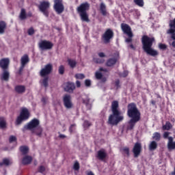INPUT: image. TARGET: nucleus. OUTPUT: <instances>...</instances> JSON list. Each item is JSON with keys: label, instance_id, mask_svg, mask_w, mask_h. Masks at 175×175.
<instances>
[{"label": "nucleus", "instance_id": "680f3d73", "mask_svg": "<svg viewBox=\"0 0 175 175\" xmlns=\"http://www.w3.org/2000/svg\"><path fill=\"white\" fill-rule=\"evenodd\" d=\"M151 103L153 106H155L156 103H157V101L154 100H151Z\"/></svg>", "mask_w": 175, "mask_h": 175}, {"label": "nucleus", "instance_id": "774afa93", "mask_svg": "<svg viewBox=\"0 0 175 175\" xmlns=\"http://www.w3.org/2000/svg\"><path fill=\"white\" fill-rule=\"evenodd\" d=\"M172 46H174L175 48V41L172 42Z\"/></svg>", "mask_w": 175, "mask_h": 175}, {"label": "nucleus", "instance_id": "ea45409f", "mask_svg": "<svg viewBox=\"0 0 175 175\" xmlns=\"http://www.w3.org/2000/svg\"><path fill=\"white\" fill-rule=\"evenodd\" d=\"M0 128H1V129L6 128V122L2 119L0 120Z\"/></svg>", "mask_w": 175, "mask_h": 175}, {"label": "nucleus", "instance_id": "13d9d810", "mask_svg": "<svg viewBox=\"0 0 175 175\" xmlns=\"http://www.w3.org/2000/svg\"><path fill=\"white\" fill-rule=\"evenodd\" d=\"M126 42L127 43H131V42H132V37H129L128 38H126Z\"/></svg>", "mask_w": 175, "mask_h": 175}, {"label": "nucleus", "instance_id": "20e7f679", "mask_svg": "<svg viewBox=\"0 0 175 175\" xmlns=\"http://www.w3.org/2000/svg\"><path fill=\"white\" fill-rule=\"evenodd\" d=\"M40 122L39 120L34 118L31 120L27 125L24 126L22 129L23 132L25 131H31V133H35L38 137H42V134L43 133V129L42 126H39Z\"/></svg>", "mask_w": 175, "mask_h": 175}, {"label": "nucleus", "instance_id": "bf43d9fd", "mask_svg": "<svg viewBox=\"0 0 175 175\" xmlns=\"http://www.w3.org/2000/svg\"><path fill=\"white\" fill-rule=\"evenodd\" d=\"M99 70L100 72H107V69L103 68L102 67L99 68Z\"/></svg>", "mask_w": 175, "mask_h": 175}, {"label": "nucleus", "instance_id": "a19ab883", "mask_svg": "<svg viewBox=\"0 0 175 175\" xmlns=\"http://www.w3.org/2000/svg\"><path fill=\"white\" fill-rule=\"evenodd\" d=\"M44 172H46V167H44V166L41 165L38 167V173H44Z\"/></svg>", "mask_w": 175, "mask_h": 175}, {"label": "nucleus", "instance_id": "f03ea898", "mask_svg": "<svg viewBox=\"0 0 175 175\" xmlns=\"http://www.w3.org/2000/svg\"><path fill=\"white\" fill-rule=\"evenodd\" d=\"M120 105L118 100H113L111 103V114L108 118L107 123L109 125H118L121 121H124V116L121 115V111L118 109Z\"/></svg>", "mask_w": 175, "mask_h": 175}, {"label": "nucleus", "instance_id": "de8ad7c7", "mask_svg": "<svg viewBox=\"0 0 175 175\" xmlns=\"http://www.w3.org/2000/svg\"><path fill=\"white\" fill-rule=\"evenodd\" d=\"M115 87L116 88V90L121 88V85H120V79H116L115 81Z\"/></svg>", "mask_w": 175, "mask_h": 175}, {"label": "nucleus", "instance_id": "4d7b16f0", "mask_svg": "<svg viewBox=\"0 0 175 175\" xmlns=\"http://www.w3.org/2000/svg\"><path fill=\"white\" fill-rule=\"evenodd\" d=\"M76 85H77V88H80L81 87V82H80V81H77Z\"/></svg>", "mask_w": 175, "mask_h": 175}, {"label": "nucleus", "instance_id": "7c9ffc66", "mask_svg": "<svg viewBox=\"0 0 175 175\" xmlns=\"http://www.w3.org/2000/svg\"><path fill=\"white\" fill-rule=\"evenodd\" d=\"M90 98H86L85 99L83 98L82 99V102L83 103V105H85L86 107H88V109H89V110H90L91 109V103H90Z\"/></svg>", "mask_w": 175, "mask_h": 175}, {"label": "nucleus", "instance_id": "f3484780", "mask_svg": "<svg viewBox=\"0 0 175 175\" xmlns=\"http://www.w3.org/2000/svg\"><path fill=\"white\" fill-rule=\"evenodd\" d=\"M107 157V153L105 149H101L97 152L96 158L100 161H105Z\"/></svg>", "mask_w": 175, "mask_h": 175}, {"label": "nucleus", "instance_id": "5701e85b", "mask_svg": "<svg viewBox=\"0 0 175 175\" xmlns=\"http://www.w3.org/2000/svg\"><path fill=\"white\" fill-rule=\"evenodd\" d=\"M100 12L102 16H106L109 13L107 12V10L106 8V5L104 3H101L100 4Z\"/></svg>", "mask_w": 175, "mask_h": 175}, {"label": "nucleus", "instance_id": "0eeeda50", "mask_svg": "<svg viewBox=\"0 0 175 175\" xmlns=\"http://www.w3.org/2000/svg\"><path fill=\"white\" fill-rule=\"evenodd\" d=\"M29 111L27 108H23L21 109L20 116H18L16 120V125H21L23 121H27L29 118Z\"/></svg>", "mask_w": 175, "mask_h": 175}, {"label": "nucleus", "instance_id": "79ce46f5", "mask_svg": "<svg viewBox=\"0 0 175 175\" xmlns=\"http://www.w3.org/2000/svg\"><path fill=\"white\" fill-rule=\"evenodd\" d=\"M73 169L77 171L80 170V164L77 161L74 163Z\"/></svg>", "mask_w": 175, "mask_h": 175}, {"label": "nucleus", "instance_id": "a878e982", "mask_svg": "<svg viewBox=\"0 0 175 175\" xmlns=\"http://www.w3.org/2000/svg\"><path fill=\"white\" fill-rule=\"evenodd\" d=\"M67 62L72 69L76 68V65H77V62L75 59H68Z\"/></svg>", "mask_w": 175, "mask_h": 175}, {"label": "nucleus", "instance_id": "9b49d317", "mask_svg": "<svg viewBox=\"0 0 175 175\" xmlns=\"http://www.w3.org/2000/svg\"><path fill=\"white\" fill-rule=\"evenodd\" d=\"M63 105L66 109L68 110H70V109H73V102H72V96L70 94H64L63 96Z\"/></svg>", "mask_w": 175, "mask_h": 175}, {"label": "nucleus", "instance_id": "7ed1b4c3", "mask_svg": "<svg viewBox=\"0 0 175 175\" xmlns=\"http://www.w3.org/2000/svg\"><path fill=\"white\" fill-rule=\"evenodd\" d=\"M142 43L144 51L148 55L157 57V55H159L158 51L152 49V45L155 43V38L144 35L142 38Z\"/></svg>", "mask_w": 175, "mask_h": 175}, {"label": "nucleus", "instance_id": "c756f323", "mask_svg": "<svg viewBox=\"0 0 175 175\" xmlns=\"http://www.w3.org/2000/svg\"><path fill=\"white\" fill-rule=\"evenodd\" d=\"M19 18L21 20H25L27 18V12H25V9L22 8L20 15H19Z\"/></svg>", "mask_w": 175, "mask_h": 175}, {"label": "nucleus", "instance_id": "864d4df0", "mask_svg": "<svg viewBox=\"0 0 175 175\" xmlns=\"http://www.w3.org/2000/svg\"><path fill=\"white\" fill-rule=\"evenodd\" d=\"M170 135V133H169V132H167V131H165V132H164V133H163V137H164V139H169V135Z\"/></svg>", "mask_w": 175, "mask_h": 175}, {"label": "nucleus", "instance_id": "e433bc0d", "mask_svg": "<svg viewBox=\"0 0 175 175\" xmlns=\"http://www.w3.org/2000/svg\"><path fill=\"white\" fill-rule=\"evenodd\" d=\"M122 151L124 152V154L126 155V157H129V148L125 147L122 148Z\"/></svg>", "mask_w": 175, "mask_h": 175}, {"label": "nucleus", "instance_id": "2eb2a0df", "mask_svg": "<svg viewBox=\"0 0 175 175\" xmlns=\"http://www.w3.org/2000/svg\"><path fill=\"white\" fill-rule=\"evenodd\" d=\"M121 28L124 33H126L129 38H133V33H132V29L131 28L130 25L126 23H122Z\"/></svg>", "mask_w": 175, "mask_h": 175}, {"label": "nucleus", "instance_id": "ddd939ff", "mask_svg": "<svg viewBox=\"0 0 175 175\" xmlns=\"http://www.w3.org/2000/svg\"><path fill=\"white\" fill-rule=\"evenodd\" d=\"M53 72V64H48L44 66L40 71V76L41 77H47Z\"/></svg>", "mask_w": 175, "mask_h": 175}, {"label": "nucleus", "instance_id": "69168bd1", "mask_svg": "<svg viewBox=\"0 0 175 175\" xmlns=\"http://www.w3.org/2000/svg\"><path fill=\"white\" fill-rule=\"evenodd\" d=\"M88 175H95V174H94L92 172H89L88 173Z\"/></svg>", "mask_w": 175, "mask_h": 175}, {"label": "nucleus", "instance_id": "e2e57ef3", "mask_svg": "<svg viewBox=\"0 0 175 175\" xmlns=\"http://www.w3.org/2000/svg\"><path fill=\"white\" fill-rule=\"evenodd\" d=\"M101 79H102V81H103V83H106V81H107V79H106V77H103V78H101Z\"/></svg>", "mask_w": 175, "mask_h": 175}, {"label": "nucleus", "instance_id": "b1692460", "mask_svg": "<svg viewBox=\"0 0 175 175\" xmlns=\"http://www.w3.org/2000/svg\"><path fill=\"white\" fill-rule=\"evenodd\" d=\"M32 162V157L26 155L22 159L23 165H29Z\"/></svg>", "mask_w": 175, "mask_h": 175}, {"label": "nucleus", "instance_id": "052dcab7", "mask_svg": "<svg viewBox=\"0 0 175 175\" xmlns=\"http://www.w3.org/2000/svg\"><path fill=\"white\" fill-rule=\"evenodd\" d=\"M59 137H60V139H65V137H66V135H62V134H60V135H59Z\"/></svg>", "mask_w": 175, "mask_h": 175}, {"label": "nucleus", "instance_id": "338daca9", "mask_svg": "<svg viewBox=\"0 0 175 175\" xmlns=\"http://www.w3.org/2000/svg\"><path fill=\"white\" fill-rule=\"evenodd\" d=\"M27 16H28L29 17H32V13L29 12V13L27 14Z\"/></svg>", "mask_w": 175, "mask_h": 175}, {"label": "nucleus", "instance_id": "72a5a7b5", "mask_svg": "<svg viewBox=\"0 0 175 175\" xmlns=\"http://www.w3.org/2000/svg\"><path fill=\"white\" fill-rule=\"evenodd\" d=\"M44 77V79L42 81V84L45 88H47V87H49V77Z\"/></svg>", "mask_w": 175, "mask_h": 175}, {"label": "nucleus", "instance_id": "1a4fd4ad", "mask_svg": "<svg viewBox=\"0 0 175 175\" xmlns=\"http://www.w3.org/2000/svg\"><path fill=\"white\" fill-rule=\"evenodd\" d=\"M38 9L45 17H49L50 14V12L49 11V9H50V2L46 1H42L38 5Z\"/></svg>", "mask_w": 175, "mask_h": 175}, {"label": "nucleus", "instance_id": "f704fd0d", "mask_svg": "<svg viewBox=\"0 0 175 175\" xmlns=\"http://www.w3.org/2000/svg\"><path fill=\"white\" fill-rule=\"evenodd\" d=\"M3 165L9 166L10 165V161L8 159H3V162H0V166H3Z\"/></svg>", "mask_w": 175, "mask_h": 175}, {"label": "nucleus", "instance_id": "393cba45", "mask_svg": "<svg viewBox=\"0 0 175 175\" xmlns=\"http://www.w3.org/2000/svg\"><path fill=\"white\" fill-rule=\"evenodd\" d=\"M6 23L3 21H0V33H5V29H6Z\"/></svg>", "mask_w": 175, "mask_h": 175}, {"label": "nucleus", "instance_id": "603ef678", "mask_svg": "<svg viewBox=\"0 0 175 175\" xmlns=\"http://www.w3.org/2000/svg\"><path fill=\"white\" fill-rule=\"evenodd\" d=\"M25 68V66H23L21 64V66L18 70V75H22L23 71L24 70V68Z\"/></svg>", "mask_w": 175, "mask_h": 175}, {"label": "nucleus", "instance_id": "4468645a", "mask_svg": "<svg viewBox=\"0 0 175 175\" xmlns=\"http://www.w3.org/2000/svg\"><path fill=\"white\" fill-rule=\"evenodd\" d=\"M169 27L170 29L167 31V33L171 35L172 39L175 40V18L170 21Z\"/></svg>", "mask_w": 175, "mask_h": 175}, {"label": "nucleus", "instance_id": "aec40b11", "mask_svg": "<svg viewBox=\"0 0 175 175\" xmlns=\"http://www.w3.org/2000/svg\"><path fill=\"white\" fill-rule=\"evenodd\" d=\"M26 88H25V85H17L14 87V91L16 94H24V92H25Z\"/></svg>", "mask_w": 175, "mask_h": 175}, {"label": "nucleus", "instance_id": "6ab92c4d", "mask_svg": "<svg viewBox=\"0 0 175 175\" xmlns=\"http://www.w3.org/2000/svg\"><path fill=\"white\" fill-rule=\"evenodd\" d=\"M118 61V59L117 57H111L107 60L105 65L106 66L111 68V66H114V65L117 64Z\"/></svg>", "mask_w": 175, "mask_h": 175}, {"label": "nucleus", "instance_id": "f257e3e1", "mask_svg": "<svg viewBox=\"0 0 175 175\" xmlns=\"http://www.w3.org/2000/svg\"><path fill=\"white\" fill-rule=\"evenodd\" d=\"M126 115L129 118H131L129 121L127 129H129V131H132V129L135 128L136 123L140 121L142 117V113L137 108L136 103H130L128 104Z\"/></svg>", "mask_w": 175, "mask_h": 175}, {"label": "nucleus", "instance_id": "c03bdc74", "mask_svg": "<svg viewBox=\"0 0 175 175\" xmlns=\"http://www.w3.org/2000/svg\"><path fill=\"white\" fill-rule=\"evenodd\" d=\"M92 124L88 120H85L83 123L84 128H90Z\"/></svg>", "mask_w": 175, "mask_h": 175}, {"label": "nucleus", "instance_id": "8fccbe9b", "mask_svg": "<svg viewBox=\"0 0 175 175\" xmlns=\"http://www.w3.org/2000/svg\"><path fill=\"white\" fill-rule=\"evenodd\" d=\"M91 84H92L91 80H90V79H85V87H91Z\"/></svg>", "mask_w": 175, "mask_h": 175}, {"label": "nucleus", "instance_id": "49530a36", "mask_svg": "<svg viewBox=\"0 0 175 175\" xmlns=\"http://www.w3.org/2000/svg\"><path fill=\"white\" fill-rule=\"evenodd\" d=\"M128 75H129V72H128V70H124L120 75V77H127Z\"/></svg>", "mask_w": 175, "mask_h": 175}, {"label": "nucleus", "instance_id": "a18cd8bd", "mask_svg": "<svg viewBox=\"0 0 175 175\" xmlns=\"http://www.w3.org/2000/svg\"><path fill=\"white\" fill-rule=\"evenodd\" d=\"M94 62H96V64H103L105 62V59L100 58H96L94 59Z\"/></svg>", "mask_w": 175, "mask_h": 175}, {"label": "nucleus", "instance_id": "bb28decb", "mask_svg": "<svg viewBox=\"0 0 175 175\" xmlns=\"http://www.w3.org/2000/svg\"><path fill=\"white\" fill-rule=\"evenodd\" d=\"M22 155H27L28 154V151H29V148L27 146H22L19 148Z\"/></svg>", "mask_w": 175, "mask_h": 175}, {"label": "nucleus", "instance_id": "412c9836", "mask_svg": "<svg viewBox=\"0 0 175 175\" xmlns=\"http://www.w3.org/2000/svg\"><path fill=\"white\" fill-rule=\"evenodd\" d=\"M168 151H172V150H175V142H173V137H168V142L167 145Z\"/></svg>", "mask_w": 175, "mask_h": 175}, {"label": "nucleus", "instance_id": "6e6d98bb", "mask_svg": "<svg viewBox=\"0 0 175 175\" xmlns=\"http://www.w3.org/2000/svg\"><path fill=\"white\" fill-rule=\"evenodd\" d=\"M76 126V124H71L70 128H69V131L70 133H73V128Z\"/></svg>", "mask_w": 175, "mask_h": 175}, {"label": "nucleus", "instance_id": "4c0bfd02", "mask_svg": "<svg viewBox=\"0 0 175 175\" xmlns=\"http://www.w3.org/2000/svg\"><path fill=\"white\" fill-rule=\"evenodd\" d=\"M159 49L160 50H166L167 49V45L165 44L160 43L159 44Z\"/></svg>", "mask_w": 175, "mask_h": 175}, {"label": "nucleus", "instance_id": "473e14b6", "mask_svg": "<svg viewBox=\"0 0 175 175\" xmlns=\"http://www.w3.org/2000/svg\"><path fill=\"white\" fill-rule=\"evenodd\" d=\"M133 2L139 8H143L144 6V0H133Z\"/></svg>", "mask_w": 175, "mask_h": 175}, {"label": "nucleus", "instance_id": "a211bd4d", "mask_svg": "<svg viewBox=\"0 0 175 175\" xmlns=\"http://www.w3.org/2000/svg\"><path fill=\"white\" fill-rule=\"evenodd\" d=\"M75 89L76 86L75 85V83L72 82H67L64 87V91H66V92H69L70 94L73 92Z\"/></svg>", "mask_w": 175, "mask_h": 175}, {"label": "nucleus", "instance_id": "37998d69", "mask_svg": "<svg viewBox=\"0 0 175 175\" xmlns=\"http://www.w3.org/2000/svg\"><path fill=\"white\" fill-rule=\"evenodd\" d=\"M95 76H96V79H97V80H100V79H102V77H103V75L99 72H96Z\"/></svg>", "mask_w": 175, "mask_h": 175}, {"label": "nucleus", "instance_id": "f8f14e48", "mask_svg": "<svg viewBox=\"0 0 175 175\" xmlns=\"http://www.w3.org/2000/svg\"><path fill=\"white\" fill-rule=\"evenodd\" d=\"M53 9L57 14H61L65 10V7L64 6V3L62 0H54Z\"/></svg>", "mask_w": 175, "mask_h": 175}, {"label": "nucleus", "instance_id": "5fc2aeb1", "mask_svg": "<svg viewBox=\"0 0 175 175\" xmlns=\"http://www.w3.org/2000/svg\"><path fill=\"white\" fill-rule=\"evenodd\" d=\"M98 55L100 57V58H105V57H106V55L103 52L98 53Z\"/></svg>", "mask_w": 175, "mask_h": 175}, {"label": "nucleus", "instance_id": "c85d7f7f", "mask_svg": "<svg viewBox=\"0 0 175 175\" xmlns=\"http://www.w3.org/2000/svg\"><path fill=\"white\" fill-rule=\"evenodd\" d=\"M172 128H173V126L170 122H166L165 124L162 126L163 131H170Z\"/></svg>", "mask_w": 175, "mask_h": 175}, {"label": "nucleus", "instance_id": "39448f33", "mask_svg": "<svg viewBox=\"0 0 175 175\" xmlns=\"http://www.w3.org/2000/svg\"><path fill=\"white\" fill-rule=\"evenodd\" d=\"M9 65H10V59H9V58H3L0 59V68L2 70L1 80L9 81V79L10 78Z\"/></svg>", "mask_w": 175, "mask_h": 175}, {"label": "nucleus", "instance_id": "4be33fe9", "mask_svg": "<svg viewBox=\"0 0 175 175\" xmlns=\"http://www.w3.org/2000/svg\"><path fill=\"white\" fill-rule=\"evenodd\" d=\"M27 64H29V56L27 54H25L21 58V65L25 66Z\"/></svg>", "mask_w": 175, "mask_h": 175}, {"label": "nucleus", "instance_id": "2f4dec72", "mask_svg": "<svg viewBox=\"0 0 175 175\" xmlns=\"http://www.w3.org/2000/svg\"><path fill=\"white\" fill-rule=\"evenodd\" d=\"M152 139L153 140H155V142H159V140H161V133L158 132L154 133Z\"/></svg>", "mask_w": 175, "mask_h": 175}, {"label": "nucleus", "instance_id": "58836bf2", "mask_svg": "<svg viewBox=\"0 0 175 175\" xmlns=\"http://www.w3.org/2000/svg\"><path fill=\"white\" fill-rule=\"evenodd\" d=\"M65 73V67L63 65H61L59 67V75H64Z\"/></svg>", "mask_w": 175, "mask_h": 175}, {"label": "nucleus", "instance_id": "9d476101", "mask_svg": "<svg viewBox=\"0 0 175 175\" xmlns=\"http://www.w3.org/2000/svg\"><path fill=\"white\" fill-rule=\"evenodd\" d=\"M38 47L41 51H46V50H51L54 47V44L51 41L42 40L38 42Z\"/></svg>", "mask_w": 175, "mask_h": 175}, {"label": "nucleus", "instance_id": "0e129e2a", "mask_svg": "<svg viewBox=\"0 0 175 175\" xmlns=\"http://www.w3.org/2000/svg\"><path fill=\"white\" fill-rule=\"evenodd\" d=\"M129 47L131 48L132 50H135V46H133L132 44H130Z\"/></svg>", "mask_w": 175, "mask_h": 175}, {"label": "nucleus", "instance_id": "dca6fc26", "mask_svg": "<svg viewBox=\"0 0 175 175\" xmlns=\"http://www.w3.org/2000/svg\"><path fill=\"white\" fill-rule=\"evenodd\" d=\"M133 153L134 158H137L142 153V144L140 142H136L133 148Z\"/></svg>", "mask_w": 175, "mask_h": 175}, {"label": "nucleus", "instance_id": "09e8293b", "mask_svg": "<svg viewBox=\"0 0 175 175\" xmlns=\"http://www.w3.org/2000/svg\"><path fill=\"white\" fill-rule=\"evenodd\" d=\"M17 138L15 136L11 135L9 138L10 143H13V142H16Z\"/></svg>", "mask_w": 175, "mask_h": 175}, {"label": "nucleus", "instance_id": "423d86ee", "mask_svg": "<svg viewBox=\"0 0 175 175\" xmlns=\"http://www.w3.org/2000/svg\"><path fill=\"white\" fill-rule=\"evenodd\" d=\"M88 10H90V3H88V2L83 3L77 7V11L81 21L90 23V18L88 16V13H87Z\"/></svg>", "mask_w": 175, "mask_h": 175}, {"label": "nucleus", "instance_id": "6e6552de", "mask_svg": "<svg viewBox=\"0 0 175 175\" xmlns=\"http://www.w3.org/2000/svg\"><path fill=\"white\" fill-rule=\"evenodd\" d=\"M114 38V31L113 29L108 28L105 30L104 33L101 36V39L105 43V44H107L111 42V40Z\"/></svg>", "mask_w": 175, "mask_h": 175}, {"label": "nucleus", "instance_id": "3c124183", "mask_svg": "<svg viewBox=\"0 0 175 175\" xmlns=\"http://www.w3.org/2000/svg\"><path fill=\"white\" fill-rule=\"evenodd\" d=\"M27 33L28 35H33V33H35V30L33 29V27H31L30 29H28L27 31Z\"/></svg>", "mask_w": 175, "mask_h": 175}, {"label": "nucleus", "instance_id": "c9c22d12", "mask_svg": "<svg viewBox=\"0 0 175 175\" xmlns=\"http://www.w3.org/2000/svg\"><path fill=\"white\" fill-rule=\"evenodd\" d=\"M75 77L78 80H83V79H85V75H84V74L78 73L75 75Z\"/></svg>", "mask_w": 175, "mask_h": 175}, {"label": "nucleus", "instance_id": "cd10ccee", "mask_svg": "<svg viewBox=\"0 0 175 175\" xmlns=\"http://www.w3.org/2000/svg\"><path fill=\"white\" fill-rule=\"evenodd\" d=\"M158 147V144L155 141H152L149 144V150L150 151H154V150H157Z\"/></svg>", "mask_w": 175, "mask_h": 175}]
</instances>
